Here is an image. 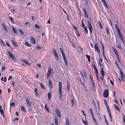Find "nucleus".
I'll return each instance as SVG.
<instances>
[{
    "instance_id": "f257e3e1",
    "label": "nucleus",
    "mask_w": 125,
    "mask_h": 125,
    "mask_svg": "<svg viewBox=\"0 0 125 125\" xmlns=\"http://www.w3.org/2000/svg\"><path fill=\"white\" fill-rule=\"evenodd\" d=\"M104 103L106 107L107 108L108 113L109 114L110 117V120L111 121H112V115L111 114V112L110 110L109 107V106L107 103V102L106 100L105 99H104Z\"/></svg>"
},
{
    "instance_id": "f03ea898",
    "label": "nucleus",
    "mask_w": 125,
    "mask_h": 125,
    "mask_svg": "<svg viewBox=\"0 0 125 125\" xmlns=\"http://www.w3.org/2000/svg\"><path fill=\"white\" fill-rule=\"evenodd\" d=\"M119 72H120L121 79L123 81H124V79L125 80V75L122 72L121 70L120 69V68L119 67Z\"/></svg>"
},
{
    "instance_id": "7ed1b4c3",
    "label": "nucleus",
    "mask_w": 125,
    "mask_h": 125,
    "mask_svg": "<svg viewBox=\"0 0 125 125\" xmlns=\"http://www.w3.org/2000/svg\"><path fill=\"white\" fill-rule=\"evenodd\" d=\"M88 29L90 31V33L91 34L93 31L90 22L88 21H87Z\"/></svg>"
},
{
    "instance_id": "20e7f679",
    "label": "nucleus",
    "mask_w": 125,
    "mask_h": 125,
    "mask_svg": "<svg viewBox=\"0 0 125 125\" xmlns=\"http://www.w3.org/2000/svg\"><path fill=\"white\" fill-rule=\"evenodd\" d=\"M97 105L95 106H94L95 107V110L96 112H97L98 113V114L99 115V112L100 111V108H99V103L98 101H97Z\"/></svg>"
},
{
    "instance_id": "39448f33",
    "label": "nucleus",
    "mask_w": 125,
    "mask_h": 125,
    "mask_svg": "<svg viewBox=\"0 0 125 125\" xmlns=\"http://www.w3.org/2000/svg\"><path fill=\"white\" fill-rule=\"evenodd\" d=\"M59 92V94H62V83L61 82H59L58 85Z\"/></svg>"
},
{
    "instance_id": "423d86ee",
    "label": "nucleus",
    "mask_w": 125,
    "mask_h": 125,
    "mask_svg": "<svg viewBox=\"0 0 125 125\" xmlns=\"http://www.w3.org/2000/svg\"><path fill=\"white\" fill-rule=\"evenodd\" d=\"M51 67H49L48 69L46 76V77L47 78H49L50 77L51 75Z\"/></svg>"
},
{
    "instance_id": "0eeeda50",
    "label": "nucleus",
    "mask_w": 125,
    "mask_h": 125,
    "mask_svg": "<svg viewBox=\"0 0 125 125\" xmlns=\"http://www.w3.org/2000/svg\"><path fill=\"white\" fill-rule=\"evenodd\" d=\"M53 51L55 57L57 60L58 61L59 58L55 50V49H53Z\"/></svg>"
},
{
    "instance_id": "6e6552de",
    "label": "nucleus",
    "mask_w": 125,
    "mask_h": 125,
    "mask_svg": "<svg viewBox=\"0 0 125 125\" xmlns=\"http://www.w3.org/2000/svg\"><path fill=\"white\" fill-rule=\"evenodd\" d=\"M8 53L10 57L13 60H15V56L12 54L11 52L10 51L8 52Z\"/></svg>"
},
{
    "instance_id": "1a4fd4ad",
    "label": "nucleus",
    "mask_w": 125,
    "mask_h": 125,
    "mask_svg": "<svg viewBox=\"0 0 125 125\" xmlns=\"http://www.w3.org/2000/svg\"><path fill=\"white\" fill-rule=\"evenodd\" d=\"M101 74L102 76V77L101 78V79L102 80H103L104 78V72L103 70V69L102 67H101L100 69Z\"/></svg>"
},
{
    "instance_id": "9d476101",
    "label": "nucleus",
    "mask_w": 125,
    "mask_h": 125,
    "mask_svg": "<svg viewBox=\"0 0 125 125\" xmlns=\"http://www.w3.org/2000/svg\"><path fill=\"white\" fill-rule=\"evenodd\" d=\"M55 112L59 118H61V116L60 111L59 109L56 108L55 109Z\"/></svg>"
},
{
    "instance_id": "9b49d317",
    "label": "nucleus",
    "mask_w": 125,
    "mask_h": 125,
    "mask_svg": "<svg viewBox=\"0 0 125 125\" xmlns=\"http://www.w3.org/2000/svg\"><path fill=\"white\" fill-rule=\"evenodd\" d=\"M49 85V87L51 89L53 88V85L50 79H49L48 80Z\"/></svg>"
},
{
    "instance_id": "f8f14e48",
    "label": "nucleus",
    "mask_w": 125,
    "mask_h": 125,
    "mask_svg": "<svg viewBox=\"0 0 125 125\" xmlns=\"http://www.w3.org/2000/svg\"><path fill=\"white\" fill-rule=\"evenodd\" d=\"M21 61L27 65H30V63L25 59H21Z\"/></svg>"
},
{
    "instance_id": "ddd939ff",
    "label": "nucleus",
    "mask_w": 125,
    "mask_h": 125,
    "mask_svg": "<svg viewBox=\"0 0 125 125\" xmlns=\"http://www.w3.org/2000/svg\"><path fill=\"white\" fill-rule=\"evenodd\" d=\"M118 34L121 40L123 42V43H124V40L123 37L121 33Z\"/></svg>"
},
{
    "instance_id": "4468645a",
    "label": "nucleus",
    "mask_w": 125,
    "mask_h": 125,
    "mask_svg": "<svg viewBox=\"0 0 125 125\" xmlns=\"http://www.w3.org/2000/svg\"><path fill=\"white\" fill-rule=\"evenodd\" d=\"M118 34L121 40L123 42V43H124V40L123 37L121 33Z\"/></svg>"
},
{
    "instance_id": "2eb2a0df",
    "label": "nucleus",
    "mask_w": 125,
    "mask_h": 125,
    "mask_svg": "<svg viewBox=\"0 0 125 125\" xmlns=\"http://www.w3.org/2000/svg\"><path fill=\"white\" fill-rule=\"evenodd\" d=\"M98 71L96 72L95 75L96 76V78L97 80L99 82L100 81V79H99L98 77Z\"/></svg>"
},
{
    "instance_id": "dca6fc26",
    "label": "nucleus",
    "mask_w": 125,
    "mask_h": 125,
    "mask_svg": "<svg viewBox=\"0 0 125 125\" xmlns=\"http://www.w3.org/2000/svg\"><path fill=\"white\" fill-rule=\"evenodd\" d=\"M26 103L29 106H31V104L28 98H26Z\"/></svg>"
},
{
    "instance_id": "f3484780",
    "label": "nucleus",
    "mask_w": 125,
    "mask_h": 125,
    "mask_svg": "<svg viewBox=\"0 0 125 125\" xmlns=\"http://www.w3.org/2000/svg\"><path fill=\"white\" fill-rule=\"evenodd\" d=\"M92 118L93 119V120L94 121V122L97 125H98V123L96 120V119L95 118L94 116H92Z\"/></svg>"
},
{
    "instance_id": "a211bd4d",
    "label": "nucleus",
    "mask_w": 125,
    "mask_h": 125,
    "mask_svg": "<svg viewBox=\"0 0 125 125\" xmlns=\"http://www.w3.org/2000/svg\"><path fill=\"white\" fill-rule=\"evenodd\" d=\"M115 28L117 30V31L118 34H119L120 33H121V32L120 31L118 27V26L116 25V24H115Z\"/></svg>"
},
{
    "instance_id": "6ab92c4d",
    "label": "nucleus",
    "mask_w": 125,
    "mask_h": 125,
    "mask_svg": "<svg viewBox=\"0 0 125 125\" xmlns=\"http://www.w3.org/2000/svg\"><path fill=\"white\" fill-rule=\"evenodd\" d=\"M70 88V85L69 83L68 82H67V91L69 92V88Z\"/></svg>"
},
{
    "instance_id": "aec40b11",
    "label": "nucleus",
    "mask_w": 125,
    "mask_h": 125,
    "mask_svg": "<svg viewBox=\"0 0 125 125\" xmlns=\"http://www.w3.org/2000/svg\"><path fill=\"white\" fill-rule=\"evenodd\" d=\"M21 110L23 112H25L26 111V110L24 108V107L23 105H22L21 106Z\"/></svg>"
},
{
    "instance_id": "412c9836",
    "label": "nucleus",
    "mask_w": 125,
    "mask_h": 125,
    "mask_svg": "<svg viewBox=\"0 0 125 125\" xmlns=\"http://www.w3.org/2000/svg\"><path fill=\"white\" fill-rule=\"evenodd\" d=\"M2 25L3 27V28L4 29V30L6 32H7L8 31V30L6 28V26L4 24H2Z\"/></svg>"
},
{
    "instance_id": "4be33fe9",
    "label": "nucleus",
    "mask_w": 125,
    "mask_h": 125,
    "mask_svg": "<svg viewBox=\"0 0 125 125\" xmlns=\"http://www.w3.org/2000/svg\"><path fill=\"white\" fill-rule=\"evenodd\" d=\"M66 121L65 125H69V121L68 118L67 117L66 118Z\"/></svg>"
},
{
    "instance_id": "5701e85b",
    "label": "nucleus",
    "mask_w": 125,
    "mask_h": 125,
    "mask_svg": "<svg viewBox=\"0 0 125 125\" xmlns=\"http://www.w3.org/2000/svg\"><path fill=\"white\" fill-rule=\"evenodd\" d=\"M11 41L12 43L13 44V45L15 47H17V44L13 40H11Z\"/></svg>"
},
{
    "instance_id": "b1692460",
    "label": "nucleus",
    "mask_w": 125,
    "mask_h": 125,
    "mask_svg": "<svg viewBox=\"0 0 125 125\" xmlns=\"http://www.w3.org/2000/svg\"><path fill=\"white\" fill-rule=\"evenodd\" d=\"M54 120L56 125H58V121L56 117H55L54 118Z\"/></svg>"
},
{
    "instance_id": "393cba45",
    "label": "nucleus",
    "mask_w": 125,
    "mask_h": 125,
    "mask_svg": "<svg viewBox=\"0 0 125 125\" xmlns=\"http://www.w3.org/2000/svg\"><path fill=\"white\" fill-rule=\"evenodd\" d=\"M45 110L47 111L48 113L49 112V110L48 108L47 107V105L46 104H45Z\"/></svg>"
},
{
    "instance_id": "a878e982",
    "label": "nucleus",
    "mask_w": 125,
    "mask_h": 125,
    "mask_svg": "<svg viewBox=\"0 0 125 125\" xmlns=\"http://www.w3.org/2000/svg\"><path fill=\"white\" fill-rule=\"evenodd\" d=\"M40 83L41 86L42 87V88L43 89H45L44 85L42 83L40 82H39Z\"/></svg>"
},
{
    "instance_id": "bb28decb",
    "label": "nucleus",
    "mask_w": 125,
    "mask_h": 125,
    "mask_svg": "<svg viewBox=\"0 0 125 125\" xmlns=\"http://www.w3.org/2000/svg\"><path fill=\"white\" fill-rule=\"evenodd\" d=\"M115 109L117 111H120V109L115 104Z\"/></svg>"
},
{
    "instance_id": "cd10ccee",
    "label": "nucleus",
    "mask_w": 125,
    "mask_h": 125,
    "mask_svg": "<svg viewBox=\"0 0 125 125\" xmlns=\"http://www.w3.org/2000/svg\"><path fill=\"white\" fill-rule=\"evenodd\" d=\"M30 39L31 40L33 44L35 43L36 42L35 41V39L34 38H31Z\"/></svg>"
},
{
    "instance_id": "c85d7f7f",
    "label": "nucleus",
    "mask_w": 125,
    "mask_h": 125,
    "mask_svg": "<svg viewBox=\"0 0 125 125\" xmlns=\"http://www.w3.org/2000/svg\"><path fill=\"white\" fill-rule=\"evenodd\" d=\"M9 18L12 23H14V21L12 17L10 16L9 17Z\"/></svg>"
},
{
    "instance_id": "c756f323",
    "label": "nucleus",
    "mask_w": 125,
    "mask_h": 125,
    "mask_svg": "<svg viewBox=\"0 0 125 125\" xmlns=\"http://www.w3.org/2000/svg\"><path fill=\"white\" fill-rule=\"evenodd\" d=\"M94 47L95 50L97 49H98V48H99L98 47V44L97 43H95Z\"/></svg>"
},
{
    "instance_id": "7c9ffc66",
    "label": "nucleus",
    "mask_w": 125,
    "mask_h": 125,
    "mask_svg": "<svg viewBox=\"0 0 125 125\" xmlns=\"http://www.w3.org/2000/svg\"><path fill=\"white\" fill-rule=\"evenodd\" d=\"M98 23L99 25V27L101 29H102L103 28V27L102 26L101 23L100 22L98 21Z\"/></svg>"
},
{
    "instance_id": "2f4dec72",
    "label": "nucleus",
    "mask_w": 125,
    "mask_h": 125,
    "mask_svg": "<svg viewBox=\"0 0 125 125\" xmlns=\"http://www.w3.org/2000/svg\"><path fill=\"white\" fill-rule=\"evenodd\" d=\"M93 67H94V70L95 71V72H97V71H98V70H97V67H96L95 66L94 64H93Z\"/></svg>"
},
{
    "instance_id": "473e14b6",
    "label": "nucleus",
    "mask_w": 125,
    "mask_h": 125,
    "mask_svg": "<svg viewBox=\"0 0 125 125\" xmlns=\"http://www.w3.org/2000/svg\"><path fill=\"white\" fill-rule=\"evenodd\" d=\"M104 94H109V91L107 89H105L104 92Z\"/></svg>"
},
{
    "instance_id": "72a5a7b5",
    "label": "nucleus",
    "mask_w": 125,
    "mask_h": 125,
    "mask_svg": "<svg viewBox=\"0 0 125 125\" xmlns=\"http://www.w3.org/2000/svg\"><path fill=\"white\" fill-rule=\"evenodd\" d=\"M84 124L85 125H88V123L86 121L83 120H82Z\"/></svg>"
},
{
    "instance_id": "f704fd0d",
    "label": "nucleus",
    "mask_w": 125,
    "mask_h": 125,
    "mask_svg": "<svg viewBox=\"0 0 125 125\" xmlns=\"http://www.w3.org/2000/svg\"><path fill=\"white\" fill-rule=\"evenodd\" d=\"M72 26L73 27V28L76 31H77V28L73 24H72Z\"/></svg>"
},
{
    "instance_id": "c9c22d12",
    "label": "nucleus",
    "mask_w": 125,
    "mask_h": 125,
    "mask_svg": "<svg viewBox=\"0 0 125 125\" xmlns=\"http://www.w3.org/2000/svg\"><path fill=\"white\" fill-rule=\"evenodd\" d=\"M12 30L14 33L16 34L17 33L16 31V29H15V28L14 27H12Z\"/></svg>"
},
{
    "instance_id": "e433bc0d",
    "label": "nucleus",
    "mask_w": 125,
    "mask_h": 125,
    "mask_svg": "<svg viewBox=\"0 0 125 125\" xmlns=\"http://www.w3.org/2000/svg\"><path fill=\"white\" fill-rule=\"evenodd\" d=\"M25 45L28 47H30L31 46V45L29 44L27 42H25Z\"/></svg>"
},
{
    "instance_id": "4c0bfd02",
    "label": "nucleus",
    "mask_w": 125,
    "mask_h": 125,
    "mask_svg": "<svg viewBox=\"0 0 125 125\" xmlns=\"http://www.w3.org/2000/svg\"><path fill=\"white\" fill-rule=\"evenodd\" d=\"M101 43L102 46V51H103V54H104V46H103V45L102 43Z\"/></svg>"
},
{
    "instance_id": "58836bf2",
    "label": "nucleus",
    "mask_w": 125,
    "mask_h": 125,
    "mask_svg": "<svg viewBox=\"0 0 125 125\" xmlns=\"http://www.w3.org/2000/svg\"><path fill=\"white\" fill-rule=\"evenodd\" d=\"M5 69V66H2L1 68V72H3Z\"/></svg>"
},
{
    "instance_id": "ea45409f",
    "label": "nucleus",
    "mask_w": 125,
    "mask_h": 125,
    "mask_svg": "<svg viewBox=\"0 0 125 125\" xmlns=\"http://www.w3.org/2000/svg\"><path fill=\"white\" fill-rule=\"evenodd\" d=\"M106 33L108 35H109V30L108 29V28L107 27H106Z\"/></svg>"
},
{
    "instance_id": "a19ab883",
    "label": "nucleus",
    "mask_w": 125,
    "mask_h": 125,
    "mask_svg": "<svg viewBox=\"0 0 125 125\" xmlns=\"http://www.w3.org/2000/svg\"><path fill=\"white\" fill-rule=\"evenodd\" d=\"M105 6H106V7H107V8H108V7L107 6V4L106 2L105 1V0L104 2H103Z\"/></svg>"
},
{
    "instance_id": "79ce46f5",
    "label": "nucleus",
    "mask_w": 125,
    "mask_h": 125,
    "mask_svg": "<svg viewBox=\"0 0 125 125\" xmlns=\"http://www.w3.org/2000/svg\"><path fill=\"white\" fill-rule=\"evenodd\" d=\"M90 111L91 115H92V116H94V114H93V110H92V109L91 108H90Z\"/></svg>"
},
{
    "instance_id": "37998d69",
    "label": "nucleus",
    "mask_w": 125,
    "mask_h": 125,
    "mask_svg": "<svg viewBox=\"0 0 125 125\" xmlns=\"http://www.w3.org/2000/svg\"><path fill=\"white\" fill-rule=\"evenodd\" d=\"M0 42L1 44L3 45H5V44L4 42L1 39V38H0Z\"/></svg>"
},
{
    "instance_id": "c03bdc74",
    "label": "nucleus",
    "mask_w": 125,
    "mask_h": 125,
    "mask_svg": "<svg viewBox=\"0 0 125 125\" xmlns=\"http://www.w3.org/2000/svg\"><path fill=\"white\" fill-rule=\"evenodd\" d=\"M0 112L1 113V114H3L4 113V111L3 110H2V109L1 108V106H0Z\"/></svg>"
},
{
    "instance_id": "a18cd8bd",
    "label": "nucleus",
    "mask_w": 125,
    "mask_h": 125,
    "mask_svg": "<svg viewBox=\"0 0 125 125\" xmlns=\"http://www.w3.org/2000/svg\"><path fill=\"white\" fill-rule=\"evenodd\" d=\"M19 32H20V33H21V34L22 35H23V34H24V32H23V31H22L20 29H19Z\"/></svg>"
},
{
    "instance_id": "49530a36",
    "label": "nucleus",
    "mask_w": 125,
    "mask_h": 125,
    "mask_svg": "<svg viewBox=\"0 0 125 125\" xmlns=\"http://www.w3.org/2000/svg\"><path fill=\"white\" fill-rule=\"evenodd\" d=\"M34 26L37 29H39L40 28V26L37 24H35Z\"/></svg>"
},
{
    "instance_id": "de8ad7c7",
    "label": "nucleus",
    "mask_w": 125,
    "mask_h": 125,
    "mask_svg": "<svg viewBox=\"0 0 125 125\" xmlns=\"http://www.w3.org/2000/svg\"><path fill=\"white\" fill-rule=\"evenodd\" d=\"M112 48L114 52H117L116 50L114 47H112Z\"/></svg>"
},
{
    "instance_id": "09e8293b",
    "label": "nucleus",
    "mask_w": 125,
    "mask_h": 125,
    "mask_svg": "<svg viewBox=\"0 0 125 125\" xmlns=\"http://www.w3.org/2000/svg\"><path fill=\"white\" fill-rule=\"evenodd\" d=\"M83 28L84 29L86 33L87 34L88 33V30H87L86 28V26H84V27H83Z\"/></svg>"
},
{
    "instance_id": "8fccbe9b",
    "label": "nucleus",
    "mask_w": 125,
    "mask_h": 125,
    "mask_svg": "<svg viewBox=\"0 0 125 125\" xmlns=\"http://www.w3.org/2000/svg\"><path fill=\"white\" fill-rule=\"evenodd\" d=\"M60 50L61 51L62 54H64V52H63V49H62V48H60Z\"/></svg>"
},
{
    "instance_id": "3c124183",
    "label": "nucleus",
    "mask_w": 125,
    "mask_h": 125,
    "mask_svg": "<svg viewBox=\"0 0 125 125\" xmlns=\"http://www.w3.org/2000/svg\"><path fill=\"white\" fill-rule=\"evenodd\" d=\"M15 105V104L14 102H12L10 104V105L12 106H14Z\"/></svg>"
},
{
    "instance_id": "603ef678",
    "label": "nucleus",
    "mask_w": 125,
    "mask_h": 125,
    "mask_svg": "<svg viewBox=\"0 0 125 125\" xmlns=\"http://www.w3.org/2000/svg\"><path fill=\"white\" fill-rule=\"evenodd\" d=\"M48 96L49 100H50L51 97V94H48Z\"/></svg>"
},
{
    "instance_id": "864d4df0",
    "label": "nucleus",
    "mask_w": 125,
    "mask_h": 125,
    "mask_svg": "<svg viewBox=\"0 0 125 125\" xmlns=\"http://www.w3.org/2000/svg\"><path fill=\"white\" fill-rule=\"evenodd\" d=\"M62 57H63V60L65 59H66V58L65 56V55L64 54H62Z\"/></svg>"
},
{
    "instance_id": "5fc2aeb1",
    "label": "nucleus",
    "mask_w": 125,
    "mask_h": 125,
    "mask_svg": "<svg viewBox=\"0 0 125 125\" xmlns=\"http://www.w3.org/2000/svg\"><path fill=\"white\" fill-rule=\"evenodd\" d=\"M83 12L84 14L86 13V11L85 9L84 8H83Z\"/></svg>"
},
{
    "instance_id": "6e6d98bb",
    "label": "nucleus",
    "mask_w": 125,
    "mask_h": 125,
    "mask_svg": "<svg viewBox=\"0 0 125 125\" xmlns=\"http://www.w3.org/2000/svg\"><path fill=\"white\" fill-rule=\"evenodd\" d=\"M71 103L72 105H74V101L73 99H72L71 100Z\"/></svg>"
},
{
    "instance_id": "4d7b16f0",
    "label": "nucleus",
    "mask_w": 125,
    "mask_h": 125,
    "mask_svg": "<svg viewBox=\"0 0 125 125\" xmlns=\"http://www.w3.org/2000/svg\"><path fill=\"white\" fill-rule=\"evenodd\" d=\"M103 96L105 98H107L109 96V94H103Z\"/></svg>"
},
{
    "instance_id": "13d9d810",
    "label": "nucleus",
    "mask_w": 125,
    "mask_h": 125,
    "mask_svg": "<svg viewBox=\"0 0 125 125\" xmlns=\"http://www.w3.org/2000/svg\"><path fill=\"white\" fill-rule=\"evenodd\" d=\"M122 115H123V121H124V123H125V116L123 114Z\"/></svg>"
},
{
    "instance_id": "bf43d9fd",
    "label": "nucleus",
    "mask_w": 125,
    "mask_h": 125,
    "mask_svg": "<svg viewBox=\"0 0 125 125\" xmlns=\"http://www.w3.org/2000/svg\"><path fill=\"white\" fill-rule=\"evenodd\" d=\"M104 117L105 118V122H106V123L107 124V125H109L108 123V122H107V120L106 119L105 117V116H104Z\"/></svg>"
},
{
    "instance_id": "052dcab7",
    "label": "nucleus",
    "mask_w": 125,
    "mask_h": 125,
    "mask_svg": "<svg viewBox=\"0 0 125 125\" xmlns=\"http://www.w3.org/2000/svg\"><path fill=\"white\" fill-rule=\"evenodd\" d=\"M93 89L94 90L95 88V85L94 84V83L93 82Z\"/></svg>"
},
{
    "instance_id": "680f3d73",
    "label": "nucleus",
    "mask_w": 125,
    "mask_h": 125,
    "mask_svg": "<svg viewBox=\"0 0 125 125\" xmlns=\"http://www.w3.org/2000/svg\"><path fill=\"white\" fill-rule=\"evenodd\" d=\"M64 63H65V64L66 65H67L68 64V63H67V61L66 59L64 60Z\"/></svg>"
},
{
    "instance_id": "e2e57ef3",
    "label": "nucleus",
    "mask_w": 125,
    "mask_h": 125,
    "mask_svg": "<svg viewBox=\"0 0 125 125\" xmlns=\"http://www.w3.org/2000/svg\"><path fill=\"white\" fill-rule=\"evenodd\" d=\"M12 78V77L10 75L9 76L8 79V81H9Z\"/></svg>"
},
{
    "instance_id": "0e129e2a",
    "label": "nucleus",
    "mask_w": 125,
    "mask_h": 125,
    "mask_svg": "<svg viewBox=\"0 0 125 125\" xmlns=\"http://www.w3.org/2000/svg\"><path fill=\"white\" fill-rule=\"evenodd\" d=\"M82 20H82L81 23L82 24V26L83 28V27H84V26H85L84 23L82 21Z\"/></svg>"
},
{
    "instance_id": "69168bd1",
    "label": "nucleus",
    "mask_w": 125,
    "mask_h": 125,
    "mask_svg": "<svg viewBox=\"0 0 125 125\" xmlns=\"http://www.w3.org/2000/svg\"><path fill=\"white\" fill-rule=\"evenodd\" d=\"M76 34L77 35V36H78L79 37H80V35L79 33V32H78V31H76Z\"/></svg>"
},
{
    "instance_id": "338daca9",
    "label": "nucleus",
    "mask_w": 125,
    "mask_h": 125,
    "mask_svg": "<svg viewBox=\"0 0 125 125\" xmlns=\"http://www.w3.org/2000/svg\"><path fill=\"white\" fill-rule=\"evenodd\" d=\"M85 56L86 58H87L88 59H90V57L89 55H85Z\"/></svg>"
},
{
    "instance_id": "774afa93",
    "label": "nucleus",
    "mask_w": 125,
    "mask_h": 125,
    "mask_svg": "<svg viewBox=\"0 0 125 125\" xmlns=\"http://www.w3.org/2000/svg\"><path fill=\"white\" fill-rule=\"evenodd\" d=\"M110 83H111V84L112 85H114V83L113 82V81H112L111 80H110Z\"/></svg>"
}]
</instances>
